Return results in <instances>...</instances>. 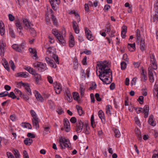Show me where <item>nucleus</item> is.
<instances>
[{
  "label": "nucleus",
  "instance_id": "obj_1",
  "mask_svg": "<svg viewBox=\"0 0 158 158\" xmlns=\"http://www.w3.org/2000/svg\"><path fill=\"white\" fill-rule=\"evenodd\" d=\"M97 65L100 69L99 71V78L105 84H109L110 81H108V77L111 75L112 79V72L110 69L108 68V64L104 62L99 61L98 62Z\"/></svg>",
  "mask_w": 158,
  "mask_h": 158
},
{
  "label": "nucleus",
  "instance_id": "obj_2",
  "mask_svg": "<svg viewBox=\"0 0 158 158\" xmlns=\"http://www.w3.org/2000/svg\"><path fill=\"white\" fill-rule=\"evenodd\" d=\"M52 34L54 35L58 41V43L60 44L64 45L66 42L65 33L63 34L62 31L60 30H53Z\"/></svg>",
  "mask_w": 158,
  "mask_h": 158
},
{
  "label": "nucleus",
  "instance_id": "obj_3",
  "mask_svg": "<svg viewBox=\"0 0 158 158\" xmlns=\"http://www.w3.org/2000/svg\"><path fill=\"white\" fill-rule=\"evenodd\" d=\"M83 131V132L86 134L90 133V129L88 126V124L86 122L83 123L80 120V131Z\"/></svg>",
  "mask_w": 158,
  "mask_h": 158
},
{
  "label": "nucleus",
  "instance_id": "obj_4",
  "mask_svg": "<svg viewBox=\"0 0 158 158\" xmlns=\"http://www.w3.org/2000/svg\"><path fill=\"white\" fill-rule=\"evenodd\" d=\"M60 146L62 149L65 148L66 147L70 148L71 144L69 139H65L64 137H61L59 139Z\"/></svg>",
  "mask_w": 158,
  "mask_h": 158
},
{
  "label": "nucleus",
  "instance_id": "obj_5",
  "mask_svg": "<svg viewBox=\"0 0 158 158\" xmlns=\"http://www.w3.org/2000/svg\"><path fill=\"white\" fill-rule=\"evenodd\" d=\"M34 67L37 69L40 72H43L47 69V67L45 64L38 61L36 62L33 63Z\"/></svg>",
  "mask_w": 158,
  "mask_h": 158
},
{
  "label": "nucleus",
  "instance_id": "obj_6",
  "mask_svg": "<svg viewBox=\"0 0 158 158\" xmlns=\"http://www.w3.org/2000/svg\"><path fill=\"white\" fill-rule=\"evenodd\" d=\"M134 109L136 111L137 114H139L141 112L144 113V117L145 118L148 117L149 111V107L147 106H145L144 107L143 110L141 109L142 108H136L134 107Z\"/></svg>",
  "mask_w": 158,
  "mask_h": 158
},
{
  "label": "nucleus",
  "instance_id": "obj_7",
  "mask_svg": "<svg viewBox=\"0 0 158 158\" xmlns=\"http://www.w3.org/2000/svg\"><path fill=\"white\" fill-rule=\"evenodd\" d=\"M23 22V23L24 28L26 29H33V25L29 22L28 20L27 19L23 18L22 19Z\"/></svg>",
  "mask_w": 158,
  "mask_h": 158
},
{
  "label": "nucleus",
  "instance_id": "obj_8",
  "mask_svg": "<svg viewBox=\"0 0 158 158\" xmlns=\"http://www.w3.org/2000/svg\"><path fill=\"white\" fill-rule=\"evenodd\" d=\"M154 7L155 13L154 15L153 20V22H156L158 20V0L156 1L154 4Z\"/></svg>",
  "mask_w": 158,
  "mask_h": 158
},
{
  "label": "nucleus",
  "instance_id": "obj_9",
  "mask_svg": "<svg viewBox=\"0 0 158 158\" xmlns=\"http://www.w3.org/2000/svg\"><path fill=\"white\" fill-rule=\"evenodd\" d=\"M19 85H22L24 87L25 89L26 90L27 94L29 95H31L32 94L31 89L30 88V86L28 84L24 83L22 81L20 82L18 84Z\"/></svg>",
  "mask_w": 158,
  "mask_h": 158
},
{
  "label": "nucleus",
  "instance_id": "obj_10",
  "mask_svg": "<svg viewBox=\"0 0 158 158\" xmlns=\"http://www.w3.org/2000/svg\"><path fill=\"white\" fill-rule=\"evenodd\" d=\"M53 10H56L57 7L56 5L59 4L60 3V0H49Z\"/></svg>",
  "mask_w": 158,
  "mask_h": 158
},
{
  "label": "nucleus",
  "instance_id": "obj_11",
  "mask_svg": "<svg viewBox=\"0 0 158 158\" xmlns=\"http://www.w3.org/2000/svg\"><path fill=\"white\" fill-rule=\"evenodd\" d=\"M44 47L46 48L47 49L46 52L47 54L50 55V56H51L53 54L55 53L56 50L54 47H47V45H45Z\"/></svg>",
  "mask_w": 158,
  "mask_h": 158
},
{
  "label": "nucleus",
  "instance_id": "obj_12",
  "mask_svg": "<svg viewBox=\"0 0 158 158\" xmlns=\"http://www.w3.org/2000/svg\"><path fill=\"white\" fill-rule=\"evenodd\" d=\"M45 60L48 64L51 67L54 68L56 67V65L53 60H51L49 58L47 57L45 58Z\"/></svg>",
  "mask_w": 158,
  "mask_h": 158
},
{
  "label": "nucleus",
  "instance_id": "obj_13",
  "mask_svg": "<svg viewBox=\"0 0 158 158\" xmlns=\"http://www.w3.org/2000/svg\"><path fill=\"white\" fill-rule=\"evenodd\" d=\"M32 125L36 129H38L39 127V119L38 117L35 118H32Z\"/></svg>",
  "mask_w": 158,
  "mask_h": 158
},
{
  "label": "nucleus",
  "instance_id": "obj_14",
  "mask_svg": "<svg viewBox=\"0 0 158 158\" xmlns=\"http://www.w3.org/2000/svg\"><path fill=\"white\" fill-rule=\"evenodd\" d=\"M54 88L56 93L57 94H59L62 90L61 86L60 83H56L54 86Z\"/></svg>",
  "mask_w": 158,
  "mask_h": 158
},
{
  "label": "nucleus",
  "instance_id": "obj_15",
  "mask_svg": "<svg viewBox=\"0 0 158 158\" xmlns=\"http://www.w3.org/2000/svg\"><path fill=\"white\" fill-rule=\"evenodd\" d=\"M0 46V54L2 57H3L4 55V54L5 52V46L3 41L1 42Z\"/></svg>",
  "mask_w": 158,
  "mask_h": 158
},
{
  "label": "nucleus",
  "instance_id": "obj_16",
  "mask_svg": "<svg viewBox=\"0 0 158 158\" xmlns=\"http://www.w3.org/2000/svg\"><path fill=\"white\" fill-rule=\"evenodd\" d=\"M85 33L86 34L87 38L88 40L90 41L93 40L94 37L92 35L90 30H85Z\"/></svg>",
  "mask_w": 158,
  "mask_h": 158
},
{
  "label": "nucleus",
  "instance_id": "obj_17",
  "mask_svg": "<svg viewBox=\"0 0 158 158\" xmlns=\"http://www.w3.org/2000/svg\"><path fill=\"white\" fill-rule=\"evenodd\" d=\"M35 95L38 101H40L41 102H43V98L38 91H35Z\"/></svg>",
  "mask_w": 158,
  "mask_h": 158
},
{
  "label": "nucleus",
  "instance_id": "obj_18",
  "mask_svg": "<svg viewBox=\"0 0 158 158\" xmlns=\"http://www.w3.org/2000/svg\"><path fill=\"white\" fill-rule=\"evenodd\" d=\"M98 113L99 117L101 119L102 122L103 123H104L105 122V119L103 112L102 110H99Z\"/></svg>",
  "mask_w": 158,
  "mask_h": 158
},
{
  "label": "nucleus",
  "instance_id": "obj_19",
  "mask_svg": "<svg viewBox=\"0 0 158 158\" xmlns=\"http://www.w3.org/2000/svg\"><path fill=\"white\" fill-rule=\"evenodd\" d=\"M50 11L51 12L52 19L54 25H57V21L54 15V13L52 9H50Z\"/></svg>",
  "mask_w": 158,
  "mask_h": 158
},
{
  "label": "nucleus",
  "instance_id": "obj_20",
  "mask_svg": "<svg viewBox=\"0 0 158 158\" xmlns=\"http://www.w3.org/2000/svg\"><path fill=\"white\" fill-rule=\"evenodd\" d=\"M50 11L51 12L52 19L54 25H57V21L54 15V13L52 9H50Z\"/></svg>",
  "mask_w": 158,
  "mask_h": 158
},
{
  "label": "nucleus",
  "instance_id": "obj_21",
  "mask_svg": "<svg viewBox=\"0 0 158 158\" xmlns=\"http://www.w3.org/2000/svg\"><path fill=\"white\" fill-rule=\"evenodd\" d=\"M15 24L17 29L21 30L22 29V26L19 19H16L15 20Z\"/></svg>",
  "mask_w": 158,
  "mask_h": 158
},
{
  "label": "nucleus",
  "instance_id": "obj_22",
  "mask_svg": "<svg viewBox=\"0 0 158 158\" xmlns=\"http://www.w3.org/2000/svg\"><path fill=\"white\" fill-rule=\"evenodd\" d=\"M153 115L151 114L149 117L148 122L150 125L153 126L156 125V124L153 120Z\"/></svg>",
  "mask_w": 158,
  "mask_h": 158
},
{
  "label": "nucleus",
  "instance_id": "obj_23",
  "mask_svg": "<svg viewBox=\"0 0 158 158\" xmlns=\"http://www.w3.org/2000/svg\"><path fill=\"white\" fill-rule=\"evenodd\" d=\"M17 75L18 77L26 78L28 77L29 74L26 72H22L18 73Z\"/></svg>",
  "mask_w": 158,
  "mask_h": 158
},
{
  "label": "nucleus",
  "instance_id": "obj_24",
  "mask_svg": "<svg viewBox=\"0 0 158 158\" xmlns=\"http://www.w3.org/2000/svg\"><path fill=\"white\" fill-rule=\"evenodd\" d=\"M29 51L31 53L33 54V57H35V60L36 59V58H37V52L35 49L29 48Z\"/></svg>",
  "mask_w": 158,
  "mask_h": 158
},
{
  "label": "nucleus",
  "instance_id": "obj_25",
  "mask_svg": "<svg viewBox=\"0 0 158 158\" xmlns=\"http://www.w3.org/2000/svg\"><path fill=\"white\" fill-rule=\"evenodd\" d=\"M73 99L79 102V95L77 92H74L73 93Z\"/></svg>",
  "mask_w": 158,
  "mask_h": 158
},
{
  "label": "nucleus",
  "instance_id": "obj_26",
  "mask_svg": "<svg viewBox=\"0 0 158 158\" xmlns=\"http://www.w3.org/2000/svg\"><path fill=\"white\" fill-rule=\"evenodd\" d=\"M12 48L16 51L19 52H21V48L20 46H18L17 44H14L12 45Z\"/></svg>",
  "mask_w": 158,
  "mask_h": 158
},
{
  "label": "nucleus",
  "instance_id": "obj_27",
  "mask_svg": "<svg viewBox=\"0 0 158 158\" xmlns=\"http://www.w3.org/2000/svg\"><path fill=\"white\" fill-rule=\"evenodd\" d=\"M32 141H33L31 139L27 138L24 140V143L26 145L29 146L32 143Z\"/></svg>",
  "mask_w": 158,
  "mask_h": 158
},
{
  "label": "nucleus",
  "instance_id": "obj_28",
  "mask_svg": "<svg viewBox=\"0 0 158 158\" xmlns=\"http://www.w3.org/2000/svg\"><path fill=\"white\" fill-rule=\"evenodd\" d=\"M12 152L16 158H20V154L17 150L13 149Z\"/></svg>",
  "mask_w": 158,
  "mask_h": 158
},
{
  "label": "nucleus",
  "instance_id": "obj_29",
  "mask_svg": "<svg viewBox=\"0 0 158 158\" xmlns=\"http://www.w3.org/2000/svg\"><path fill=\"white\" fill-rule=\"evenodd\" d=\"M145 42L144 40H141L140 45V48L141 50L142 51H143L145 50Z\"/></svg>",
  "mask_w": 158,
  "mask_h": 158
},
{
  "label": "nucleus",
  "instance_id": "obj_30",
  "mask_svg": "<svg viewBox=\"0 0 158 158\" xmlns=\"http://www.w3.org/2000/svg\"><path fill=\"white\" fill-rule=\"evenodd\" d=\"M22 126L24 128H28L29 129H31L32 128L31 124L28 123H22Z\"/></svg>",
  "mask_w": 158,
  "mask_h": 158
},
{
  "label": "nucleus",
  "instance_id": "obj_31",
  "mask_svg": "<svg viewBox=\"0 0 158 158\" xmlns=\"http://www.w3.org/2000/svg\"><path fill=\"white\" fill-rule=\"evenodd\" d=\"M128 47L129 51H133L135 48V44H128Z\"/></svg>",
  "mask_w": 158,
  "mask_h": 158
},
{
  "label": "nucleus",
  "instance_id": "obj_32",
  "mask_svg": "<svg viewBox=\"0 0 158 158\" xmlns=\"http://www.w3.org/2000/svg\"><path fill=\"white\" fill-rule=\"evenodd\" d=\"M135 134L137 135L138 138L140 140L142 139V136L141 135V133L140 131L138 128L137 130L135 131Z\"/></svg>",
  "mask_w": 158,
  "mask_h": 158
},
{
  "label": "nucleus",
  "instance_id": "obj_33",
  "mask_svg": "<svg viewBox=\"0 0 158 158\" xmlns=\"http://www.w3.org/2000/svg\"><path fill=\"white\" fill-rule=\"evenodd\" d=\"M80 88L81 89V91L80 92V95L81 96V97L82 98L84 95L85 94V87L84 86H81L80 85Z\"/></svg>",
  "mask_w": 158,
  "mask_h": 158
},
{
  "label": "nucleus",
  "instance_id": "obj_34",
  "mask_svg": "<svg viewBox=\"0 0 158 158\" xmlns=\"http://www.w3.org/2000/svg\"><path fill=\"white\" fill-rule=\"evenodd\" d=\"M112 108V107L110 105H108L106 106V113L108 115H111V113L110 109Z\"/></svg>",
  "mask_w": 158,
  "mask_h": 158
},
{
  "label": "nucleus",
  "instance_id": "obj_35",
  "mask_svg": "<svg viewBox=\"0 0 158 158\" xmlns=\"http://www.w3.org/2000/svg\"><path fill=\"white\" fill-rule=\"evenodd\" d=\"M51 56L53 58L56 63L57 64H59V63L58 56L56 55L55 53H54Z\"/></svg>",
  "mask_w": 158,
  "mask_h": 158
},
{
  "label": "nucleus",
  "instance_id": "obj_36",
  "mask_svg": "<svg viewBox=\"0 0 158 158\" xmlns=\"http://www.w3.org/2000/svg\"><path fill=\"white\" fill-rule=\"evenodd\" d=\"M91 124L93 128H94L95 127V122L94 119V115L93 114L92 115L91 117Z\"/></svg>",
  "mask_w": 158,
  "mask_h": 158
},
{
  "label": "nucleus",
  "instance_id": "obj_37",
  "mask_svg": "<svg viewBox=\"0 0 158 158\" xmlns=\"http://www.w3.org/2000/svg\"><path fill=\"white\" fill-rule=\"evenodd\" d=\"M73 68L75 69H77L78 67V60L76 58H74V60L73 61Z\"/></svg>",
  "mask_w": 158,
  "mask_h": 158
},
{
  "label": "nucleus",
  "instance_id": "obj_38",
  "mask_svg": "<svg viewBox=\"0 0 158 158\" xmlns=\"http://www.w3.org/2000/svg\"><path fill=\"white\" fill-rule=\"evenodd\" d=\"M34 77H35V78L36 79V82L37 83H38L39 80L41 79V76L40 74L37 73L36 74H35V75L34 76Z\"/></svg>",
  "mask_w": 158,
  "mask_h": 158
},
{
  "label": "nucleus",
  "instance_id": "obj_39",
  "mask_svg": "<svg viewBox=\"0 0 158 158\" xmlns=\"http://www.w3.org/2000/svg\"><path fill=\"white\" fill-rule=\"evenodd\" d=\"M72 24L74 30H77L78 26L77 23L75 21H73L72 22Z\"/></svg>",
  "mask_w": 158,
  "mask_h": 158
},
{
  "label": "nucleus",
  "instance_id": "obj_40",
  "mask_svg": "<svg viewBox=\"0 0 158 158\" xmlns=\"http://www.w3.org/2000/svg\"><path fill=\"white\" fill-rule=\"evenodd\" d=\"M4 63L3 64L4 68L8 71L10 70V68L9 65L6 60H4Z\"/></svg>",
  "mask_w": 158,
  "mask_h": 158
},
{
  "label": "nucleus",
  "instance_id": "obj_41",
  "mask_svg": "<svg viewBox=\"0 0 158 158\" xmlns=\"http://www.w3.org/2000/svg\"><path fill=\"white\" fill-rule=\"evenodd\" d=\"M7 96H8L9 97L13 99L16 98V96L15 95L13 92H10L9 94H8Z\"/></svg>",
  "mask_w": 158,
  "mask_h": 158
},
{
  "label": "nucleus",
  "instance_id": "obj_42",
  "mask_svg": "<svg viewBox=\"0 0 158 158\" xmlns=\"http://www.w3.org/2000/svg\"><path fill=\"white\" fill-rule=\"evenodd\" d=\"M81 79L82 80H85L86 78L85 74L83 70L82 69L81 70Z\"/></svg>",
  "mask_w": 158,
  "mask_h": 158
},
{
  "label": "nucleus",
  "instance_id": "obj_43",
  "mask_svg": "<svg viewBox=\"0 0 158 158\" xmlns=\"http://www.w3.org/2000/svg\"><path fill=\"white\" fill-rule=\"evenodd\" d=\"M30 113L32 117H33V118H35L37 117L36 113L34 110H31L30 111Z\"/></svg>",
  "mask_w": 158,
  "mask_h": 158
},
{
  "label": "nucleus",
  "instance_id": "obj_44",
  "mask_svg": "<svg viewBox=\"0 0 158 158\" xmlns=\"http://www.w3.org/2000/svg\"><path fill=\"white\" fill-rule=\"evenodd\" d=\"M121 69L122 70H124L127 67V64L124 61L121 62Z\"/></svg>",
  "mask_w": 158,
  "mask_h": 158
},
{
  "label": "nucleus",
  "instance_id": "obj_45",
  "mask_svg": "<svg viewBox=\"0 0 158 158\" xmlns=\"http://www.w3.org/2000/svg\"><path fill=\"white\" fill-rule=\"evenodd\" d=\"M65 98L67 100L70 102H72V98L71 94H68V95H66L65 96Z\"/></svg>",
  "mask_w": 158,
  "mask_h": 158
},
{
  "label": "nucleus",
  "instance_id": "obj_46",
  "mask_svg": "<svg viewBox=\"0 0 158 158\" xmlns=\"http://www.w3.org/2000/svg\"><path fill=\"white\" fill-rule=\"evenodd\" d=\"M114 132L115 134V135L116 137H120V133L118 130L115 129L114 131Z\"/></svg>",
  "mask_w": 158,
  "mask_h": 158
},
{
  "label": "nucleus",
  "instance_id": "obj_47",
  "mask_svg": "<svg viewBox=\"0 0 158 158\" xmlns=\"http://www.w3.org/2000/svg\"><path fill=\"white\" fill-rule=\"evenodd\" d=\"M22 98H23L26 101H27L29 99V97H28L29 95L25 94H22V95H21Z\"/></svg>",
  "mask_w": 158,
  "mask_h": 158
},
{
  "label": "nucleus",
  "instance_id": "obj_48",
  "mask_svg": "<svg viewBox=\"0 0 158 158\" xmlns=\"http://www.w3.org/2000/svg\"><path fill=\"white\" fill-rule=\"evenodd\" d=\"M138 101L139 102L140 104H142L143 103V97L142 96H140L138 99Z\"/></svg>",
  "mask_w": 158,
  "mask_h": 158
},
{
  "label": "nucleus",
  "instance_id": "obj_49",
  "mask_svg": "<svg viewBox=\"0 0 158 158\" xmlns=\"http://www.w3.org/2000/svg\"><path fill=\"white\" fill-rule=\"evenodd\" d=\"M16 94H19L20 96L21 97H22L21 95H22V93L20 90L17 89H15L14 90Z\"/></svg>",
  "mask_w": 158,
  "mask_h": 158
},
{
  "label": "nucleus",
  "instance_id": "obj_50",
  "mask_svg": "<svg viewBox=\"0 0 158 158\" xmlns=\"http://www.w3.org/2000/svg\"><path fill=\"white\" fill-rule=\"evenodd\" d=\"M150 58L151 63L153 62L156 61V60L154 58V56L153 54H150Z\"/></svg>",
  "mask_w": 158,
  "mask_h": 158
},
{
  "label": "nucleus",
  "instance_id": "obj_51",
  "mask_svg": "<svg viewBox=\"0 0 158 158\" xmlns=\"http://www.w3.org/2000/svg\"><path fill=\"white\" fill-rule=\"evenodd\" d=\"M87 57L85 56L82 60L81 62L83 65H87Z\"/></svg>",
  "mask_w": 158,
  "mask_h": 158
},
{
  "label": "nucleus",
  "instance_id": "obj_52",
  "mask_svg": "<svg viewBox=\"0 0 158 158\" xmlns=\"http://www.w3.org/2000/svg\"><path fill=\"white\" fill-rule=\"evenodd\" d=\"M155 63L156 61L151 62V63L152 64L151 65V67H152V68L154 69H156L157 68Z\"/></svg>",
  "mask_w": 158,
  "mask_h": 158
},
{
  "label": "nucleus",
  "instance_id": "obj_53",
  "mask_svg": "<svg viewBox=\"0 0 158 158\" xmlns=\"http://www.w3.org/2000/svg\"><path fill=\"white\" fill-rule=\"evenodd\" d=\"M10 64L11 69L14 70L15 68L14 62L10 60Z\"/></svg>",
  "mask_w": 158,
  "mask_h": 158
},
{
  "label": "nucleus",
  "instance_id": "obj_54",
  "mask_svg": "<svg viewBox=\"0 0 158 158\" xmlns=\"http://www.w3.org/2000/svg\"><path fill=\"white\" fill-rule=\"evenodd\" d=\"M8 95V92L7 91H5L0 93V97H3L7 96Z\"/></svg>",
  "mask_w": 158,
  "mask_h": 158
},
{
  "label": "nucleus",
  "instance_id": "obj_55",
  "mask_svg": "<svg viewBox=\"0 0 158 158\" xmlns=\"http://www.w3.org/2000/svg\"><path fill=\"white\" fill-rule=\"evenodd\" d=\"M74 40H69V46L70 47H73L74 45Z\"/></svg>",
  "mask_w": 158,
  "mask_h": 158
},
{
  "label": "nucleus",
  "instance_id": "obj_56",
  "mask_svg": "<svg viewBox=\"0 0 158 158\" xmlns=\"http://www.w3.org/2000/svg\"><path fill=\"white\" fill-rule=\"evenodd\" d=\"M64 126H70V123L68 120L67 118L64 119Z\"/></svg>",
  "mask_w": 158,
  "mask_h": 158
},
{
  "label": "nucleus",
  "instance_id": "obj_57",
  "mask_svg": "<svg viewBox=\"0 0 158 158\" xmlns=\"http://www.w3.org/2000/svg\"><path fill=\"white\" fill-rule=\"evenodd\" d=\"M10 118L12 121H15L17 120L16 116L14 115H11L10 116Z\"/></svg>",
  "mask_w": 158,
  "mask_h": 158
},
{
  "label": "nucleus",
  "instance_id": "obj_58",
  "mask_svg": "<svg viewBox=\"0 0 158 158\" xmlns=\"http://www.w3.org/2000/svg\"><path fill=\"white\" fill-rule=\"evenodd\" d=\"M9 19L10 21H13L15 19V17L11 14L8 15Z\"/></svg>",
  "mask_w": 158,
  "mask_h": 158
},
{
  "label": "nucleus",
  "instance_id": "obj_59",
  "mask_svg": "<svg viewBox=\"0 0 158 158\" xmlns=\"http://www.w3.org/2000/svg\"><path fill=\"white\" fill-rule=\"evenodd\" d=\"M30 71H29V73L34 75V76H35V74L37 73L35 72V71L32 68L30 69Z\"/></svg>",
  "mask_w": 158,
  "mask_h": 158
},
{
  "label": "nucleus",
  "instance_id": "obj_60",
  "mask_svg": "<svg viewBox=\"0 0 158 158\" xmlns=\"http://www.w3.org/2000/svg\"><path fill=\"white\" fill-rule=\"evenodd\" d=\"M95 97L97 101L100 102L101 101V98L100 97L99 94H95Z\"/></svg>",
  "mask_w": 158,
  "mask_h": 158
},
{
  "label": "nucleus",
  "instance_id": "obj_61",
  "mask_svg": "<svg viewBox=\"0 0 158 158\" xmlns=\"http://www.w3.org/2000/svg\"><path fill=\"white\" fill-rule=\"evenodd\" d=\"M148 75L149 76H153V70L150 68H148Z\"/></svg>",
  "mask_w": 158,
  "mask_h": 158
},
{
  "label": "nucleus",
  "instance_id": "obj_62",
  "mask_svg": "<svg viewBox=\"0 0 158 158\" xmlns=\"http://www.w3.org/2000/svg\"><path fill=\"white\" fill-rule=\"evenodd\" d=\"M48 38L49 40V41L51 44H52L54 42L55 40L53 38L51 37L50 36H49Z\"/></svg>",
  "mask_w": 158,
  "mask_h": 158
},
{
  "label": "nucleus",
  "instance_id": "obj_63",
  "mask_svg": "<svg viewBox=\"0 0 158 158\" xmlns=\"http://www.w3.org/2000/svg\"><path fill=\"white\" fill-rule=\"evenodd\" d=\"M7 155L8 158H15L12 154L10 152H7Z\"/></svg>",
  "mask_w": 158,
  "mask_h": 158
},
{
  "label": "nucleus",
  "instance_id": "obj_64",
  "mask_svg": "<svg viewBox=\"0 0 158 158\" xmlns=\"http://www.w3.org/2000/svg\"><path fill=\"white\" fill-rule=\"evenodd\" d=\"M154 92V94L156 95V96L157 97V99H158V88H155Z\"/></svg>",
  "mask_w": 158,
  "mask_h": 158
}]
</instances>
